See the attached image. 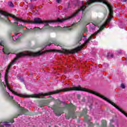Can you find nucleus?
Segmentation results:
<instances>
[{
  "mask_svg": "<svg viewBox=\"0 0 127 127\" xmlns=\"http://www.w3.org/2000/svg\"><path fill=\"white\" fill-rule=\"evenodd\" d=\"M51 45V44H48V45H46L45 46V48H46V47H47V46H50Z\"/></svg>",
  "mask_w": 127,
  "mask_h": 127,
  "instance_id": "4be33fe9",
  "label": "nucleus"
},
{
  "mask_svg": "<svg viewBox=\"0 0 127 127\" xmlns=\"http://www.w3.org/2000/svg\"><path fill=\"white\" fill-rule=\"evenodd\" d=\"M73 28H72V26H64L63 28H62V30H64V31H68V30H71Z\"/></svg>",
  "mask_w": 127,
  "mask_h": 127,
  "instance_id": "423d86ee",
  "label": "nucleus"
},
{
  "mask_svg": "<svg viewBox=\"0 0 127 127\" xmlns=\"http://www.w3.org/2000/svg\"><path fill=\"white\" fill-rule=\"evenodd\" d=\"M40 29V27H35L34 29H27L26 31H24V33H28V32H34V30H39Z\"/></svg>",
  "mask_w": 127,
  "mask_h": 127,
  "instance_id": "20e7f679",
  "label": "nucleus"
},
{
  "mask_svg": "<svg viewBox=\"0 0 127 127\" xmlns=\"http://www.w3.org/2000/svg\"><path fill=\"white\" fill-rule=\"evenodd\" d=\"M3 44H4V42L3 41H1L0 43V45H1V46H3Z\"/></svg>",
  "mask_w": 127,
  "mask_h": 127,
  "instance_id": "a211bd4d",
  "label": "nucleus"
},
{
  "mask_svg": "<svg viewBox=\"0 0 127 127\" xmlns=\"http://www.w3.org/2000/svg\"><path fill=\"white\" fill-rule=\"evenodd\" d=\"M124 2H127V0H124Z\"/></svg>",
  "mask_w": 127,
  "mask_h": 127,
  "instance_id": "bb28decb",
  "label": "nucleus"
},
{
  "mask_svg": "<svg viewBox=\"0 0 127 127\" xmlns=\"http://www.w3.org/2000/svg\"><path fill=\"white\" fill-rule=\"evenodd\" d=\"M87 114V110L84 109L82 112V115H86Z\"/></svg>",
  "mask_w": 127,
  "mask_h": 127,
  "instance_id": "dca6fc26",
  "label": "nucleus"
},
{
  "mask_svg": "<svg viewBox=\"0 0 127 127\" xmlns=\"http://www.w3.org/2000/svg\"><path fill=\"white\" fill-rule=\"evenodd\" d=\"M18 116H20V114H18L17 116H16V117H15L14 118H17Z\"/></svg>",
  "mask_w": 127,
  "mask_h": 127,
  "instance_id": "393cba45",
  "label": "nucleus"
},
{
  "mask_svg": "<svg viewBox=\"0 0 127 127\" xmlns=\"http://www.w3.org/2000/svg\"><path fill=\"white\" fill-rule=\"evenodd\" d=\"M43 103H44V106H47V105H48V104H49V101H43Z\"/></svg>",
  "mask_w": 127,
  "mask_h": 127,
  "instance_id": "ddd939ff",
  "label": "nucleus"
},
{
  "mask_svg": "<svg viewBox=\"0 0 127 127\" xmlns=\"http://www.w3.org/2000/svg\"><path fill=\"white\" fill-rule=\"evenodd\" d=\"M113 57H114V55L110 53L108 54L107 58H113Z\"/></svg>",
  "mask_w": 127,
  "mask_h": 127,
  "instance_id": "9b49d317",
  "label": "nucleus"
},
{
  "mask_svg": "<svg viewBox=\"0 0 127 127\" xmlns=\"http://www.w3.org/2000/svg\"><path fill=\"white\" fill-rule=\"evenodd\" d=\"M2 51L4 54H6L7 55L10 54V50H9V48L8 47H6L3 48Z\"/></svg>",
  "mask_w": 127,
  "mask_h": 127,
  "instance_id": "39448f33",
  "label": "nucleus"
},
{
  "mask_svg": "<svg viewBox=\"0 0 127 127\" xmlns=\"http://www.w3.org/2000/svg\"><path fill=\"white\" fill-rule=\"evenodd\" d=\"M19 80L20 81V82H23L24 80H23V78H21V77H19Z\"/></svg>",
  "mask_w": 127,
  "mask_h": 127,
  "instance_id": "aec40b11",
  "label": "nucleus"
},
{
  "mask_svg": "<svg viewBox=\"0 0 127 127\" xmlns=\"http://www.w3.org/2000/svg\"><path fill=\"white\" fill-rule=\"evenodd\" d=\"M3 20V18H1V17L0 16V20Z\"/></svg>",
  "mask_w": 127,
  "mask_h": 127,
  "instance_id": "b1692460",
  "label": "nucleus"
},
{
  "mask_svg": "<svg viewBox=\"0 0 127 127\" xmlns=\"http://www.w3.org/2000/svg\"><path fill=\"white\" fill-rule=\"evenodd\" d=\"M121 88H122V89L126 88V86L125 85V84H124V83L121 84Z\"/></svg>",
  "mask_w": 127,
  "mask_h": 127,
  "instance_id": "f3484780",
  "label": "nucleus"
},
{
  "mask_svg": "<svg viewBox=\"0 0 127 127\" xmlns=\"http://www.w3.org/2000/svg\"><path fill=\"white\" fill-rule=\"evenodd\" d=\"M104 66L106 68H108V67H109V64H105Z\"/></svg>",
  "mask_w": 127,
  "mask_h": 127,
  "instance_id": "6ab92c4d",
  "label": "nucleus"
},
{
  "mask_svg": "<svg viewBox=\"0 0 127 127\" xmlns=\"http://www.w3.org/2000/svg\"><path fill=\"white\" fill-rule=\"evenodd\" d=\"M119 53H122V51H119Z\"/></svg>",
  "mask_w": 127,
  "mask_h": 127,
  "instance_id": "cd10ccee",
  "label": "nucleus"
},
{
  "mask_svg": "<svg viewBox=\"0 0 127 127\" xmlns=\"http://www.w3.org/2000/svg\"><path fill=\"white\" fill-rule=\"evenodd\" d=\"M61 0H57L56 1H57V2H58V3H59L60 2Z\"/></svg>",
  "mask_w": 127,
  "mask_h": 127,
  "instance_id": "5701e85b",
  "label": "nucleus"
},
{
  "mask_svg": "<svg viewBox=\"0 0 127 127\" xmlns=\"http://www.w3.org/2000/svg\"><path fill=\"white\" fill-rule=\"evenodd\" d=\"M8 5L9 6H10V7H13V6H14V5H13V3H12V2H9Z\"/></svg>",
  "mask_w": 127,
  "mask_h": 127,
  "instance_id": "f8f14e48",
  "label": "nucleus"
},
{
  "mask_svg": "<svg viewBox=\"0 0 127 127\" xmlns=\"http://www.w3.org/2000/svg\"><path fill=\"white\" fill-rule=\"evenodd\" d=\"M10 123H11V124L14 123V121L13 120V119H11L10 121Z\"/></svg>",
  "mask_w": 127,
  "mask_h": 127,
  "instance_id": "412c9836",
  "label": "nucleus"
},
{
  "mask_svg": "<svg viewBox=\"0 0 127 127\" xmlns=\"http://www.w3.org/2000/svg\"><path fill=\"white\" fill-rule=\"evenodd\" d=\"M77 41L79 44H81V46L76 47L75 49L72 50L68 51L67 53L70 54H74L75 53H77V52H78V51H81V50H82V48H83V47L86 45V36H84L83 35H80L77 39Z\"/></svg>",
  "mask_w": 127,
  "mask_h": 127,
  "instance_id": "f03ea898",
  "label": "nucleus"
},
{
  "mask_svg": "<svg viewBox=\"0 0 127 127\" xmlns=\"http://www.w3.org/2000/svg\"><path fill=\"white\" fill-rule=\"evenodd\" d=\"M10 122H0V127H11V124H10Z\"/></svg>",
  "mask_w": 127,
  "mask_h": 127,
  "instance_id": "7ed1b4c3",
  "label": "nucleus"
},
{
  "mask_svg": "<svg viewBox=\"0 0 127 127\" xmlns=\"http://www.w3.org/2000/svg\"><path fill=\"white\" fill-rule=\"evenodd\" d=\"M88 127H94V124L93 123L90 122L88 123Z\"/></svg>",
  "mask_w": 127,
  "mask_h": 127,
  "instance_id": "4468645a",
  "label": "nucleus"
},
{
  "mask_svg": "<svg viewBox=\"0 0 127 127\" xmlns=\"http://www.w3.org/2000/svg\"><path fill=\"white\" fill-rule=\"evenodd\" d=\"M65 109H68V115H66L65 116V119H66V120H69L70 118L74 117L75 109H76V108L75 107V106L73 105H71L69 106L68 105H66L64 107L59 108L55 111L56 115L58 117H60V116H61V114H63L64 110H65Z\"/></svg>",
  "mask_w": 127,
  "mask_h": 127,
  "instance_id": "f257e3e1",
  "label": "nucleus"
},
{
  "mask_svg": "<svg viewBox=\"0 0 127 127\" xmlns=\"http://www.w3.org/2000/svg\"><path fill=\"white\" fill-rule=\"evenodd\" d=\"M52 43L55 44V45H56L57 46H60L61 45L59 42L56 41H53Z\"/></svg>",
  "mask_w": 127,
  "mask_h": 127,
  "instance_id": "9d476101",
  "label": "nucleus"
},
{
  "mask_svg": "<svg viewBox=\"0 0 127 127\" xmlns=\"http://www.w3.org/2000/svg\"><path fill=\"white\" fill-rule=\"evenodd\" d=\"M89 116H88V118L86 117V120H89Z\"/></svg>",
  "mask_w": 127,
  "mask_h": 127,
  "instance_id": "a878e982",
  "label": "nucleus"
},
{
  "mask_svg": "<svg viewBox=\"0 0 127 127\" xmlns=\"http://www.w3.org/2000/svg\"><path fill=\"white\" fill-rule=\"evenodd\" d=\"M101 127H107V121L106 120H102L101 121Z\"/></svg>",
  "mask_w": 127,
  "mask_h": 127,
  "instance_id": "6e6552de",
  "label": "nucleus"
},
{
  "mask_svg": "<svg viewBox=\"0 0 127 127\" xmlns=\"http://www.w3.org/2000/svg\"><path fill=\"white\" fill-rule=\"evenodd\" d=\"M83 32H84L85 33H87V32H88V29L87 28H84L83 29Z\"/></svg>",
  "mask_w": 127,
  "mask_h": 127,
  "instance_id": "2eb2a0df",
  "label": "nucleus"
},
{
  "mask_svg": "<svg viewBox=\"0 0 127 127\" xmlns=\"http://www.w3.org/2000/svg\"><path fill=\"white\" fill-rule=\"evenodd\" d=\"M21 112H22V113H28V110L23 107H22L21 109Z\"/></svg>",
  "mask_w": 127,
  "mask_h": 127,
  "instance_id": "1a4fd4ad",
  "label": "nucleus"
},
{
  "mask_svg": "<svg viewBox=\"0 0 127 127\" xmlns=\"http://www.w3.org/2000/svg\"><path fill=\"white\" fill-rule=\"evenodd\" d=\"M31 1H33V0H30Z\"/></svg>",
  "mask_w": 127,
  "mask_h": 127,
  "instance_id": "c85d7f7f",
  "label": "nucleus"
},
{
  "mask_svg": "<svg viewBox=\"0 0 127 127\" xmlns=\"http://www.w3.org/2000/svg\"><path fill=\"white\" fill-rule=\"evenodd\" d=\"M110 127H115L114 125H117L118 126V122L114 121V120L112 119L110 121Z\"/></svg>",
  "mask_w": 127,
  "mask_h": 127,
  "instance_id": "0eeeda50",
  "label": "nucleus"
},
{
  "mask_svg": "<svg viewBox=\"0 0 127 127\" xmlns=\"http://www.w3.org/2000/svg\"><path fill=\"white\" fill-rule=\"evenodd\" d=\"M52 100H54V98H52Z\"/></svg>",
  "mask_w": 127,
  "mask_h": 127,
  "instance_id": "c756f323",
  "label": "nucleus"
}]
</instances>
